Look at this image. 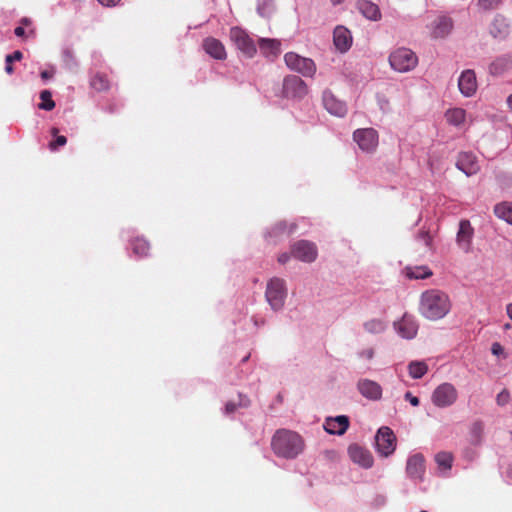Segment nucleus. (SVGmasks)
I'll return each instance as SVG.
<instances>
[{
	"instance_id": "nucleus-1",
	"label": "nucleus",
	"mask_w": 512,
	"mask_h": 512,
	"mask_svg": "<svg viewBox=\"0 0 512 512\" xmlns=\"http://www.w3.org/2000/svg\"><path fill=\"white\" fill-rule=\"evenodd\" d=\"M271 447L278 457L293 459L303 451L304 441L294 431L279 429L272 437Z\"/></svg>"
},
{
	"instance_id": "nucleus-2",
	"label": "nucleus",
	"mask_w": 512,
	"mask_h": 512,
	"mask_svg": "<svg viewBox=\"0 0 512 512\" xmlns=\"http://www.w3.org/2000/svg\"><path fill=\"white\" fill-rule=\"evenodd\" d=\"M419 310L427 319H441L450 310L449 298L441 290H425L421 296Z\"/></svg>"
},
{
	"instance_id": "nucleus-3",
	"label": "nucleus",
	"mask_w": 512,
	"mask_h": 512,
	"mask_svg": "<svg viewBox=\"0 0 512 512\" xmlns=\"http://www.w3.org/2000/svg\"><path fill=\"white\" fill-rule=\"evenodd\" d=\"M389 63L395 71L408 72L417 66L418 57L411 49L400 47L390 54Z\"/></svg>"
},
{
	"instance_id": "nucleus-4",
	"label": "nucleus",
	"mask_w": 512,
	"mask_h": 512,
	"mask_svg": "<svg viewBox=\"0 0 512 512\" xmlns=\"http://www.w3.org/2000/svg\"><path fill=\"white\" fill-rule=\"evenodd\" d=\"M229 37L237 49H239L245 56L252 58L256 54L257 48L253 39L241 27H232L229 31Z\"/></svg>"
},
{
	"instance_id": "nucleus-5",
	"label": "nucleus",
	"mask_w": 512,
	"mask_h": 512,
	"mask_svg": "<svg viewBox=\"0 0 512 512\" xmlns=\"http://www.w3.org/2000/svg\"><path fill=\"white\" fill-rule=\"evenodd\" d=\"M284 60L291 70L302 74L304 77H313L316 72V65L314 61L310 58L302 57L297 53H286Z\"/></svg>"
},
{
	"instance_id": "nucleus-6",
	"label": "nucleus",
	"mask_w": 512,
	"mask_h": 512,
	"mask_svg": "<svg viewBox=\"0 0 512 512\" xmlns=\"http://www.w3.org/2000/svg\"><path fill=\"white\" fill-rule=\"evenodd\" d=\"M458 398V392L451 383L439 385L432 394V402L435 406L445 408L453 405Z\"/></svg>"
},
{
	"instance_id": "nucleus-7",
	"label": "nucleus",
	"mask_w": 512,
	"mask_h": 512,
	"mask_svg": "<svg viewBox=\"0 0 512 512\" xmlns=\"http://www.w3.org/2000/svg\"><path fill=\"white\" fill-rule=\"evenodd\" d=\"M353 139L363 152L372 153L378 146L379 137L375 129L363 128L354 131Z\"/></svg>"
},
{
	"instance_id": "nucleus-8",
	"label": "nucleus",
	"mask_w": 512,
	"mask_h": 512,
	"mask_svg": "<svg viewBox=\"0 0 512 512\" xmlns=\"http://www.w3.org/2000/svg\"><path fill=\"white\" fill-rule=\"evenodd\" d=\"M375 441L377 451L382 456L391 455L396 448V436L389 427H381L376 434Z\"/></svg>"
},
{
	"instance_id": "nucleus-9",
	"label": "nucleus",
	"mask_w": 512,
	"mask_h": 512,
	"mask_svg": "<svg viewBox=\"0 0 512 512\" xmlns=\"http://www.w3.org/2000/svg\"><path fill=\"white\" fill-rule=\"evenodd\" d=\"M308 93L306 83L296 75H289L283 81V94L288 98H303Z\"/></svg>"
},
{
	"instance_id": "nucleus-10",
	"label": "nucleus",
	"mask_w": 512,
	"mask_h": 512,
	"mask_svg": "<svg viewBox=\"0 0 512 512\" xmlns=\"http://www.w3.org/2000/svg\"><path fill=\"white\" fill-rule=\"evenodd\" d=\"M291 254L294 258L311 263L317 258V247L307 240H299L291 246Z\"/></svg>"
},
{
	"instance_id": "nucleus-11",
	"label": "nucleus",
	"mask_w": 512,
	"mask_h": 512,
	"mask_svg": "<svg viewBox=\"0 0 512 512\" xmlns=\"http://www.w3.org/2000/svg\"><path fill=\"white\" fill-rule=\"evenodd\" d=\"M394 327L402 338L413 339L417 335L419 325L414 316L405 313L394 323Z\"/></svg>"
},
{
	"instance_id": "nucleus-12",
	"label": "nucleus",
	"mask_w": 512,
	"mask_h": 512,
	"mask_svg": "<svg viewBox=\"0 0 512 512\" xmlns=\"http://www.w3.org/2000/svg\"><path fill=\"white\" fill-rule=\"evenodd\" d=\"M407 476L415 481H423L425 474V459L420 453L410 456L406 463Z\"/></svg>"
},
{
	"instance_id": "nucleus-13",
	"label": "nucleus",
	"mask_w": 512,
	"mask_h": 512,
	"mask_svg": "<svg viewBox=\"0 0 512 512\" xmlns=\"http://www.w3.org/2000/svg\"><path fill=\"white\" fill-rule=\"evenodd\" d=\"M348 454L354 463L363 468L367 469L373 465L374 460L370 451L358 444H351L348 448Z\"/></svg>"
},
{
	"instance_id": "nucleus-14",
	"label": "nucleus",
	"mask_w": 512,
	"mask_h": 512,
	"mask_svg": "<svg viewBox=\"0 0 512 512\" xmlns=\"http://www.w3.org/2000/svg\"><path fill=\"white\" fill-rule=\"evenodd\" d=\"M490 35L497 40H505L510 34V24L508 20L497 14L489 26Z\"/></svg>"
},
{
	"instance_id": "nucleus-15",
	"label": "nucleus",
	"mask_w": 512,
	"mask_h": 512,
	"mask_svg": "<svg viewBox=\"0 0 512 512\" xmlns=\"http://www.w3.org/2000/svg\"><path fill=\"white\" fill-rule=\"evenodd\" d=\"M359 393L369 400H379L382 397L381 386L370 379H361L357 383Z\"/></svg>"
},
{
	"instance_id": "nucleus-16",
	"label": "nucleus",
	"mask_w": 512,
	"mask_h": 512,
	"mask_svg": "<svg viewBox=\"0 0 512 512\" xmlns=\"http://www.w3.org/2000/svg\"><path fill=\"white\" fill-rule=\"evenodd\" d=\"M333 42L339 52H347L352 45L351 32L344 26H337L333 32Z\"/></svg>"
},
{
	"instance_id": "nucleus-17",
	"label": "nucleus",
	"mask_w": 512,
	"mask_h": 512,
	"mask_svg": "<svg viewBox=\"0 0 512 512\" xmlns=\"http://www.w3.org/2000/svg\"><path fill=\"white\" fill-rule=\"evenodd\" d=\"M325 431L332 435H342L349 427V418L345 415L329 417L323 425Z\"/></svg>"
},
{
	"instance_id": "nucleus-18",
	"label": "nucleus",
	"mask_w": 512,
	"mask_h": 512,
	"mask_svg": "<svg viewBox=\"0 0 512 512\" xmlns=\"http://www.w3.org/2000/svg\"><path fill=\"white\" fill-rule=\"evenodd\" d=\"M203 49L207 54L217 60H225L227 53L222 42L214 37H207L203 40Z\"/></svg>"
},
{
	"instance_id": "nucleus-19",
	"label": "nucleus",
	"mask_w": 512,
	"mask_h": 512,
	"mask_svg": "<svg viewBox=\"0 0 512 512\" xmlns=\"http://www.w3.org/2000/svg\"><path fill=\"white\" fill-rule=\"evenodd\" d=\"M323 104L326 110L335 116L343 117L347 112L345 103L338 100L330 91L323 93Z\"/></svg>"
},
{
	"instance_id": "nucleus-20",
	"label": "nucleus",
	"mask_w": 512,
	"mask_h": 512,
	"mask_svg": "<svg viewBox=\"0 0 512 512\" xmlns=\"http://www.w3.org/2000/svg\"><path fill=\"white\" fill-rule=\"evenodd\" d=\"M460 92L466 96H472L477 89L476 75L472 70L464 71L458 81Z\"/></svg>"
},
{
	"instance_id": "nucleus-21",
	"label": "nucleus",
	"mask_w": 512,
	"mask_h": 512,
	"mask_svg": "<svg viewBox=\"0 0 512 512\" xmlns=\"http://www.w3.org/2000/svg\"><path fill=\"white\" fill-rule=\"evenodd\" d=\"M456 166L459 170L464 172L467 176L474 175L478 172L479 166L476 157L467 152L460 153Z\"/></svg>"
},
{
	"instance_id": "nucleus-22",
	"label": "nucleus",
	"mask_w": 512,
	"mask_h": 512,
	"mask_svg": "<svg viewBox=\"0 0 512 512\" xmlns=\"http://www.w3.org/2000/svg\"><path fill=\"white\" fill-rule=\"evenodd\" d=\"M512 67V57L504 54L496 57L488 66L489 74L495 77L504 75Z\"/></svg>"
},
{
	"instance_id": "nucleus-23",
	"label": "nucleus",
	"mask_w": 512,
	"mask_h": 512,
	"mask_svg": "<svg viewBox=\"0 0 512 512\" xmlns=\"http://www.w3.org/2000/svg\"><path fill=\"white\" fill-rule=\"evenodd\" d=\"M473 236V228L468 220H462L459 224V231L457 233V243L459 247L468 252L471 246V239Z\"/></svg>"
},
{
	"instance_id": "nucleus-24",
	"label": "nucleus",
	"mask_w": 512,
	"mask_h": 512,
	"mask_svg": "<svg viewBox=\"0 0 512 512\" xmlns=\"http://www.w3.org/2000/svg\"><path fill=\"white\" fill-rule=\"evenodd\" d=\"M356 7L359 12L371 21H378L381 18V12L375 3L368 0H358Z\"/></svg>"
},
{
	"instance_id": "nucleus-25",
	"label": "nucleus",
	"mask_w": 512,
	"mask_h": 512,
	"mask_svg": "<svg viewBox=\"0 0 512 512\" xmlns=\"http://www.w3.org/2000/svg\"><path fill=\"white\" fill-rule=\"evenodd\" d=\"M453 28V22L451 18L442 16L438 17L432 24L431 35L433 38H444L446 37Z\"/></svg>"
},
{
	"instance_id": "nucleus-26",
	"label": "nucleus",
	"mask_w": 512,
	"mask_h": 512,
	"mask_svg": "<svg viewBox=\"0 0 512 512\" xmlns=\"http://www.w3.org/2000/svg\"><path fill=\"white\" fill-rule=\"evenodd\" d=\"M259 49L265 57H277L280 54V41L277 39L260 38Z\"/></svg>"
},
{
	"instance_id": "nucleus-27",
	"label": "nucleus",
	"mask_w": 512,
	"mask_h": 512,
	"mask_svg": "<svg viewBox=\"0 0 512 512\" xmlns=\"http://www.w3.org/2000/svg\"><path fill=\"white\" fill-rule=\"evenodd\" d=\"M265 297L274 310L283 307L285 301V290H266Z\"/></svg>"
},
{
	"instance_id": "nucleus-28",
	"label": "nucleus",
	"mask_w": 512,
	"mask_h": 512,
	"mask_svg": "<svg viewBox=\"0 0 512 512\" xmlns=\"http://www.w3.org/2000/svg\"><path fill=\"white\" fill-rule=\"evenodd\" d=\"M404 274L409 279H424L432 275V271L425 266L406 267Z\"/></svg>"
},
{
	"instance_id": "nucleus-29",
	"label": "nucleus",
	"mask_w": 512,
	"mask_h": 512,
	"mask_svg": "<svg viewBox=\"0 0 512 512\" xmlns=\"http://www.w3.org/2000/svg\"><path fill=\"white\" fill-rule=\"evenodd\" d=\"M445 117L449 124L459 126L464 123L466 112L462 108H453L446 112Z\"/></svg>"
},
{
	"instance_id": "nucleus-30",
	"label": "nucleus",
	"mask_w": 512,
	"mask_h": 512,
	"mask_svg": "<svg viewBox=\"0 0 512 512\" xmlns=\"http://www.w3.org/2000/svg\"><path fill=\"white\" fill-rule=\"evenodd\" d=\"M495 215L512 225V203L502 202L494 208Z\"/></svg>"
},
{
	"instance_id": "nucleus-31",
	"label": "nucleus",
	"mask_w": 512,
	"mask_h": 512,
	"mask_svg": "<svg viewBox=\"0 0 512 512\" xmlns=\"http://www.w3.org/2000/svg\"><path fill=\"white\" fill-rule=\"evenodd\" d=\"M132 251L139 257L147 256L150 250V244L144 238L136 237L131 242Z\"/></svg>"
},
{
	"instance_id": "nucleus-32",
	"label": "nucleus",
	"mask_w": 512,
	"mask_h": 512,
	"mask_svg": "<svg viewBox=\"0 0 512 512\" xmlns=\"http://www.w3.org/2000/svg\"><path fill=\"white\" fill-rule=\"evenodd\" d=\"M408 371L413 379H420L427 373L428 366L423 361H412L408 365Z\"/></svg>"
},
{
	"instance_id": "nucleus-33",
	"label": "nucleus",
	"mask_w": 512,
	"mask_h": 512,
	"mask_svg": "<svg viewBox=\"0 0 512 512\" xmlns=\"http://www.w3.org/2000/svg\"><path fill=\"white\" fill-rule=\"evenodd\" d=\"M90 84L92 88L98 92L106 91L110 87V83L107 76L100 73H97L95 76L92 77Z\"/></svg>"
},
{
	"instance_id": "nucleus-34",
	"label": "nucleus",
	"mask_w": 512,
	"mask_h": 512,
	"mask_svg": "<svg viewBox=\"0 0 512 512\" xmlns=\"http://www.w3.org/2000/svg\"><path fill=\"white\" fill-rule=\"evenodd\" d=\"M484 432V423L480 420L475 421L470 428L471 442L478 444L481 442L482 435Z\"/></svg>"
},
{
	"instance_id": "nucleus-35",
	"label": "nucleus",
	"mask_w": 512,
	"mask_h": 512,
	"mask_svg": "<svg viewBox=\"0 0 512 512\" xmlns=\"http://www.w3.org/2000/svg\"><path fill=\"white\" fill-rule=\"evenodd\" d=\"M42 102L38 105L39 109L51 111L55 107V102L52 100V94L49 90H43L40 93Z\"/></svg>"
},
{
	"instance_id": "nucleus-36",
	"label": "nucleus",
	"mask_w": 512,
	"mask_h": 512,
	"mask_svg": "<svg viewBox=\"0 0 512 512\" xmlns=\"http://www.w3.org/2000/svg\"><path fill=\"white\" fill-rule=\"evenodd\" d=\"M435 461L440 468L450 469L452 466L453 456L449 452H439L435 456Z\"/></svg>"
},
{
	"instance_id": "nucleus-37",
	"label": "nucleus",
	"mask_w": 512,
	"mask_h": 512,
	"mask_svg": "<svg viewBox=\"0 0 512 512\" xmlns=\"http://www.w3.org/2000/svg\"><path fill=\"white\" fill-rule=\"evenodd\" d=\"M365 330L369 333H381L385 330V323L381 320L373 319L364 324Z\"/></svg>"
},
{
	"instance_id": "nucleus-38",
	"label": "nucleus",
	"mask_w": 512,
	"mask_h": 512,
	"mask_svg": "<svg viewBox=\"0 0 512 512\" xmlns=\"http://www.w3.org/2000/svg\"><path fill=\"white\" fill-rule=\"evenodd\" d=\"M22 58H23V54L19 50L14 51L12 54H8L5 57V62H6L5 71L8 74H12L13 73V66L11 65V61H20Z\"/></svg>"
},
{
	"instance_id": "nucleus-39",
	"label": "nucleus",
	"mask_w": 512,
	"mask_h": 512,
	"mask_svg": "<svg viewBox=\"0 0 512 512\" xmlns=\"http://www.w3.org/2000/svg\"><path fill=\"white\" fill-rule=\"evenodd\" d=\"M502 0H478V6L483 10H492L499 6Z\"/></svg>"
},
{
	"instance_id": "nucleus-40",
	"label": "nucleus",
	"mask_w": 512,
	"mask_h": 512,
	"mask_svg": "<svg viewBox=\"0 0 512 512\" xmlns=\"http://www.w3.org/2000/svg\"><path fill=\"white\" fill-rule=\"evenodd\" d=\"M510 400V393L508 390L503 389L496 397V402L499 406L506 405Z\"/></svg>"
},
{
	"instance_id": "nucleus-41",
	"label": "nucleus",
	"mask_w": 512,
	"mask_h": 512,
	"mask_svg": "<svg viewBox=\"0 0 512 512\" xmlns=\"http://www.w3.org/2000/svg\"><path fill=\"white\" fill-rule=\"evenodd\" d=\"M287 230V224L286 222L282 221V222H279L277 223L270 231V235H279V234H282V233H285Z\"/></svg>"
},
{
	"instance_id": "nucleus-42",
	"label": "nucleus",
	"mask_w": 512,
	"mask_h": 512,
	"mask_svg": "<svg viewBox=\"0 0 512 512\" xmlns=\"http://www.w3.org/2000/svg\"><path fill=\"white\" fill-rule=\"evenodd\" d=\"M285 286V281L281 278H271L268 283H267V287L266 288H271V289H274V288H284Z\"/></svg>"
},
{
	"instance_id": "nucleus-43",
	"label": "nucleus",
	"mask_w": 512,
	"mask_h": 512,
	"mask_svg": "<svg viewBox=\"0 0 512 512\" xmlns=\"http://www.w3.org/2000/svg\"><path fill=\"white\" fill-rule=\"evenodd\" d=\"M417 239L419 241H422L426 247L431 246L432 238L428 232H425V231L419 232L417 235Z\"/></svg>"
},
{
	"instance_id": "nucleus-44",
	"label": "nucleus",
	"mask_w": 512,
	"mask_h": 512,
	"mask_svg": "<svg viewBox=\"0 0 512 512\" xmlns=\"http://www.w3.org/2000/svg\"><path fill=\"white\" fill-rule=\"evenodd\" d=\"M63 60L66 64L74 63V55L71 49L66 48L63 50Z\"/></svg>"
},
{
	"instance_id": "nucleus-45",
	"label": "nucleus",
	"mask_w": 512,
	"mask_h": 512,
	"mask_svg": "<svg viewBox=\"0 0 512 512\" xmlns=\"http://www.w3.org/2000/svg\"><path fill=\"white\" fill-rule=\"evenodd\" d=\"M67 142V139L65 136H58L55 141L50 143L51 149H56L58 146H63Z\"/></svg>"
},
{
	"instance_id": "nucleus-46",
	"label": "nucleus",
	"mask_w": 512,
	"mask_h": 512,
	"mask_svg": "<svg viewBox=\"0 0 512 512\" xmlns=\"http://www.w3.org/2000/svg\"><path fill=\"white\" fill-rule=\"evenodd\" d=\"M405 400L409 401L411 405L418 406L420 401L419 398L414 396L411 392H406L404 395Z\"/></svg>"
},
{
	"instance_id": "nucleus-47",
	"label": "nucleus",
	"mask_w": 512,
	"mask_h": 512,
	"mask_svg": "<svg viewBox=\"0 0 512 512\" xmlns=\"http://www.w3.org/2000/svg\"><path fill=\"white\" fill-rule=\"evenodd\" d=\"M360 356L367 359V360H371L373 359L374 357V349L373 348H366L364 350H362L360 352Z\"/></svg>"
},
{
	"instance_id": "nucleus-48",
	"label": "nucleus",
	"mask_w": 512,
	"mask_h": 512,
	"mask_svg": "<svg viewBox=\"0 0 512 512\" xmlns=\"http://www.w3.org/2000/svg\"><path fill=\"white\" fill-rule=\"evenodd\" d=\"M491 351L494 355H500L504 352L502 345L498 342L492 344Z\"/></svg>"
},
{
	"instance_id": "nucleus-49",
	"label": "nucleus",
	"mask_w": 512,
	"mask_h": 512,
	"mask_svg": "<svg viewBox=\"0 0 512 512\" xmlns=\"http://www.w3.org/2000/svg\"><path fill=\"white\" fill-rule=\"evenodd\" d=\"M291 257H293V256H292V254H291V252H290V253L284 252V253H282V254H280V255H279V257H278V262H279L280 264H285V263H287V262L289 261V259H290Z\"/></svg>"
},
{
	"instance_id": "nucleus-50",
	"label": "nucleus",
	"mask_w": 512,
	"mask_h": 512,
	"mask_svg": "<svg viewBox=\"0 0 512 512\" xmlns=\"http://www.w3.org/2000/svg\"><path fill=\"white\" fill-rule=\"evenodd\" d=\"M98 2L106 7H114L120 2V0H98Z\"/></svg>"
},
{
	"instance_id": "nucleus-51",
	"label": "nucleus",
	"mask_w": 512,
	"mask_h": 512,
	"mask_svg": "<svg viewBox=\"0 0 512 512\" xmlns=\"http://www.w3.org/2000/svg\"><path fill=\"white\" fill-rule=\"evenodd\" d=\"M238 404H235L233 402H228L226 405H225V412L226 414H231L233 413L236 408H237Z\"/></svg>"
},
{
	"instance_id": "nucleus-52",
	"label": "nucleus",
	"mask_w": 512,
	"mask_h": 512,
	"mask_svg": "<svg viewBox=\"0 0 512 512\" xmlns=\"http://www.w3.org/2000/svg\"><path fill=\"white\" fill-rule=\"evenodd\" d=\"M240 401L238 403V406L240 407H247L250 404V400L246 396L239 395Z\"/></svg>"
},
{
	"instance_id": "nucleus-53",
	"label": "nucleus",
	"mask_w": 512,
	"mask_h": 512,
	"mask_svg": "<svg viewBox=\"0 0 512 512\" xmlns=\"http://www.w3.org/2000/svg\"><path fill=\"white\" fill-rule=\"evenodd\" d=\"M14 33L17 37H23L25 35V30L22 26H18L15 28Z\"/></svg>"
},
{
	"instance_id": "nucleus-54",
	"label": "nucleus",
	"mask_w": 512,
	"mask_h": 512,
	"mask_svg": "<svg viewBox=\"0 0 512 512\" xmlns=\"http://www.w3.org/2000/svg\"><path fill=\"white\" fill-rule=\"evenodd\" d=\"M52 76H53V73H52V72H50V71L45 70V71H42V72H41V78H42V79H44V80H48V79H50Z\"/></svg>"
},
{
	"instance_id": "nucleus-55",
	"label": "nucleus",
	"mask_w": 512,
	"mask_h": 512,
	"mask_svg": "<svg viewBox=\"0 0 512 512\" xmlns=\"http://www.w3.org/2000/svg\"><path fill=\"white\" fill-rule=\"evenodd\" d=\"M31 23H32V22H31V20H30L29 18H26V17H25V18H22V19H21V24H22L23 26H29Z\"/></svg>"
},
{
	"instance_id": "nucleus-56",
	"label": "nucleus",
	"mask_w": 512,
	"mask_h": 512,
	"mask_svg": "<svg viewBox=\"0 0 512 512\" xmlns=\"http://www.w3.org/2000/svg\"><path fill=\"white\" fill-rule=\"evenodd\" d=\"M507 313L510 319L512 320V303L507 306Z\"/></svg>"
},
{
	"instance_id": "nucleus-57",
	"label": "nucleus",
	"mask_w": 512,
	"mask_h": 512,
	"mask_svg": "<svg viewBox=\"0 0 512 512\" xmlns=\"http://www.w3.org/2000/svg\"><path fill=\"white\" fill-rule=\"evenodd\" d=\"M507 104L510 107V109L512 110V94L507 98Z\"/></svg>"
},
{
	"instance_id": "nucleus-58",
	"label": "nucleus",
	"mask_w": 512,
	"mask_h": 512,
	"mask_svg": "<svg viewBox=\"0 0 512 512\" xmlns=\"http://www.w3.org/2000/svg\"><path fill=\"white\" fill-rule=\"evenodd\" d=\"M333 5L341 4L344 0H330Z\"/></svg>"
},
{
	"instance_id": "nucleus-59",
	"label": "nucleus",
	"mask_w": 512,
	"mask_h": 512,
	"mask_svg": "<svg viewBox=\"0 0 512 512\" xmlns=\"http://www.w3.org/2000/svg\"><path fill=\"white\" fill-rule=\"evenodd\" d=\"M294 229H295V225H294V224H292V225L290 226V229H289L288 233H289V234H291V233L293 232V230H294Z\"/></svg>"
},
{
	"instance_id": "nucleus-60",
	"label": "nucleus",
	"mask_w": 512,
	"mask_h": 512,
	"mask_svg": "<svg viewBox=\"0 0 512 512\" xmlns=\"http://www.w3.org/2000/svg\"><path fill=\"white\" fill-rule=\"evenodd\" d=\"M57 132H58V129H57V128H53V129H52V133H53V134H56Z\"/></svg>"
},
{
	"instance_id": "nucleus-61",
	"label": "nucleus",
	"mask_w": 512,
	"mask_h": 512,
	"mask_svg": "<svg viewBox=\"0 0 512 512\" xmlns=\"http://www.w3.org/2000/svg\"><path fill=\"white\" fill-rule=\"evenodd\" d=\"M504 328H505V329L510 328V324H509V323L505 324Z\"/></svg>"
}]
</instances>
